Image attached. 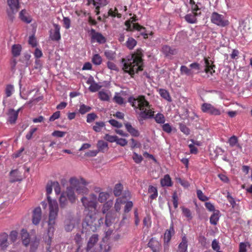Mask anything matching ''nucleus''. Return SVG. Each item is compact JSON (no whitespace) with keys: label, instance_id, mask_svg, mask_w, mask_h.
<instances>
[{"label":"nucleus","instance_id":"21","mask_svg":"<svg viewBox=\"0 0 252 252\" xmlns=\"http://www.w3.org/2000/svg\"><path fill=\"white\" fill-rule=\"evenodd\" d=\"M201 13H193L191 12L190 13L187 14L185 16V20L189 23L190 24H194L196 23L197 21L196 16L198 15H200Z\"/></svg>","mask_w":252,"mask_h":252},{"label":"nucleus","instance_id":"19","mask_svg":"<svg viewBox=\"0 0 252 252\" xmlns=\"http://www.w3.org/2000/svg\"><path fill=\"white\" fill-rule=\"evenodd\" d=\"M113 204V201L112 200H109L105 203L103 205L102 213L104 214H106L105 220H111L110 218H109V215L111 212H108V211L112 207Z\"/></svg>","mask_w":252,"mask_h":252},{"label":"nucleus","instance_id":"4","mask_svg":"<svg viewBox=\"0 0 252 252\" xmlns=\"http://www.w3.org/2000/svg\"><path fill=\"white\" fill-rule=\"evenodd\" d=\"M81 202L86 209L89 211L95 213L97 206V196L94 193L91 194L88 197H83Z\"/></svg>","mask_w":252,"mask_h":252},{"label":"nucleus","instance_id":"20","mask_svg":"<svg viewBox=\"0 0 252 252\" xmlns=\"http://www.w3.org/2000/svg\"><path fill=\"white\" fill-rule=\"evenodd\" d=\"M162 52L166 57H170L177 54V51L175 48H171L168 45H164L162 48Z\"/></svg>","mask_w":252,"mask_h":252},{"label":"nucleus","instance_id":"51","mask_svg":"<svg viewBox=\"0 0 252 252\" xmlns=\"http://www.w3.org/2000/svg\"><path fill=\"white\" fill-rule=\"evenodd\" d=\"M132 158L134 162L136 163H140L143 160V158L141 155H139L136 153H133Z\"/></svg>","mask_w":252,"mask_h":252},{"label":"nucleus","instance_id":"54","mask_svg":"<svg viewBox=\"0 0 252 252\" xmlns=\"http://www.w3.org/2000/svg\"><path fill=\"white\" fill-rule=\"evenodd\" d=\"M117 138V136H116V135L112 136V135H109V134H106L104 137V138L106 140H107L111 143L114 142H116Z\"/></svg>","mask_w":252,"mask_h":252},{"label":"nucleus","instance_id":"62","mask_svg":"<svg viewBox=\"0 0 252 252\" xmlns=\"http://www.w3.org/2000/svg\"><path fill=\"white\" fill-rule=\"evenodd\" d=\"M109 123L113 126L117 128H120L122 126V124L114 119H111L109 121Z\"/></svg>","mask_w":252,"mask_h":252},{"label":"nucleus","instance_id":"35","mask_svg":"<svg viewBox=\"0 0 252 252\" xmlns=\"http://www.w3.org/2000/svg\"><path fill=\"white\" fill-rule=\"evenodd\" d=\"M91 109H92L91 107H90L89 106L86 105L84 104H81L80 105L79 112L81 114L84 115V114L87 113V112H90L91 110Z\"/></svg>","mask_w":252,"mask_h":252},{"label":"nucleus","instance_id":"41","mask_svg":"<svg viewBox=\"0 0 252 252\" xmlns=\"http://www.w3.org/2000/svg\"><path fill=\"white\" fill-rule=\"evenodd\" d=\"M154 118L155 121L158 124H164L165 121L164 115L160 113H158Z\"/></svg>","mask_w":252,"mask_h":252},{"label":"nucleus","instance_id":"36","mask_svg":"<svg viewBox=\"0 0 252 252\" xmlns=\"http://www.w3.org/2000/svg\"><path fill=\"white\" fill-rule=\"evenodd\" d=\"M109 197V194L106 192H100L99 193L98 200L100 203L105 202Z\"/></svg>","mask_w":252,"mask_h":252},{"label":"nucleus","instance_id":"11","mask_svg":"<svg viewBox=\"0 0 252 252\" xmlns=\"http://www.w3.org/2000/svg\"><path fill=\"white\" fill-rule=\"evenodd\" d=\"M51 221H42V225H44V222H47L48 223V233H47V236L48 238L46 237L45 238V242L49 245L48 247L46 248V252H52L51 249H50V244L51 242V239L52 236L53 235V232H54V227L53 226L52 224L51 223Z\"/></svg>","mask_w":252,"mask_h":252},{"label":"nucleus","instance_id":"52","mask_svg":"<svg viewBox=\"0 0 252 252\" xmlns=\"http://www.w3.org/2000/svg\"><path fill=\"white\" fill-rule=\"evenodd\" d=\"M220 216V212L219 210L214 211L210 217V220H218Z\"/></svg>","mask_w":252,"mask_h":252},{"label":"nucleus","instance_id":"7","mask_svg":"<svg viewBox=\"0 0 252 252\" xmlns=\"http://www.w3.org/2000/svg\"><path fill=\"white\" fill-rule=\"evenodd\" d=\"M48 203L49 209L48 220H55L58 214V204L56 200H53V201L48 202Z\"/></svg>","mask_w":252,"mask_h":252},{"label":"nucleus","instance_id":"63","mask_svg":"<svg viewBox=\"0 0 252 252\" xmlns=\"http://www.w3.org/2000/svg\"><path fill=\"white\" fill-rule=\"evenodd\" d=\"M18 236V232L17 231L15 230H13L11 231L10 234H9V237L10 239V240L12 241L13 242H15Z\"/></svg>","mask_w":252,"mask_h":252},{"label":"nucleus","instance_id":"25","mask_svg":"<svg viewBox=\"0 0 252 252\" xmlns=\"http://www.w3.org/2000/svg\"><path fill=\"white\" fill-rule=\"evenodd\" d=\"M127 131L133 136L138 137L139 135V132L134 128L129 123H126L125 125Z\"/></svg>","mask_w":252,"mask_h":252},{"label":"nucleus","instance_id":"10","mask_svg":"<svg viewBox=\"0 0 252 252\" xmlns=\"http://www.w3.org/2000/svg\"><path fill=\"white\" fill-rule=\"evenodd\" d=\"M175 231L173 227V221L170 224V227L168 229H167L164 235V250H166L168 249L169 243L171 240L172 236L174 234Z\"/></svg>","mask_w":252,"mask_h":252},{"label":"nucleus","instance_id":"28","mask_svg":"<svg viewBox=\"0 0 252 252\" xmlns=\"http://www.w3.org/2000/svg\"><path fill=\"white\" fill-rule=\"evenodd\" d=\"M22 51V46L20 44H14L12 46L11 52L13 57H17L20 56Z\"/></svg>","mask_w":252,"mask_h":252},{"label":"nucleus","instance_id":"30","mask_svg":"<svg viewBox=\"0 0 252 252\" xmlns=\"http://www.w3.org/2000/svg\"><path fill=\"white\" fill-rule=\"evenodd\" d=\"M228 143L230 147H237L238 148H241V146L238 143V139L237 136L233 135L228 139Z\"/></svg>","mask_w":252,"mask_h":252},{"label":"nucleus","instance_id":"44","mask_svg":"<svg viewBox=\"0 0 252 252\" xmlns=\"http://www.w3.org/2000/svg\"><path fill=\"white\" fill-rule=\"evenodd\" d=\"M179 128L180 130L185 135H188L190 134V129L185 125L179 123Z\"/></svg>","mask_w":252,"mask_h":252},{"label":"nucleus","instance_id":"18","mask_svg":"<svg viewBox=\"0 0 252 252\" xmlns=\"http://www.w3.org/2000/svg\"><path fill=\"white\" fill-rule=\"evenodd\" d=\"M7 115L8 116V121L11 124H15L18 117L17 112H15L14 109L11 108L8 110Z\"/></svg>","mask_w":252,"mask_h":252},{"label":"nucleus","instance_id":"58","mask_svg":"<svg viewBox=\"0 0 252 252\" xmlns=\"http://www.w3.org/2000/svg\"><path fill=\"white\" fill-rule=\"evenodd\" d=\"M182 210L183 214L184 216H185L189 219H191V213L190 212V211L188 208L183 207H182Z\"/></svg>","mask_w":252,"mask_h":252},{"label":"nucleus","instance_id":"9","mask_svg":"<svg viewBox=\"0 0 252 252\" xmlns=\"http://www.w3.org/2000/svg\"><path fill=\"white\" fill-rule=\"evenodd\" d=\"M201 109L204 113H207L212 115L218 116L221 114L220 111L215 107L213 105L208 103H204L201 105Z\"/></svg>","mask_w":252,"mask_h":252},{"label":"nucleus","instance_id":"2","mask_svg":"<svg viewBox=\"0 0 252 252\" xmlns=\"http://www.w3.org/2000/svg\"><path fill=\"white\" fill-rule=\"evenodd\" d=\"M142 56L141 50L137 49L136 53L127 56L126 59H122L123 70L124 72L128 73L131 77H133L135 73L143 70Z\"/></svg>","mask_w":252,"mask_h":252},{"label":"nucleus","instance_id":"31","mask_svg":"<svg viewBox=\"0 0 252 252\" xmlns=\"http://www.w3.org/2000/svg\"><path fill=\"white\" fill-rule=\"evenodd\" d=\"M53 188V182L48 183L46 187L47 200L48 202L53 201L50 196V194L52 193Z\"/></svg>","mask_w":252,"mask_h":252},{"label":"nucleus","instance_id":"5","mask_svg":"<svg viewBox=\"0 0 252 252\" xmlns=\"http://www.w3.org/2000/svg\"><path fill=\"white\" fill-rule=\"evenodd\" d=\"M7 3L8 6L6 10L8 17L13 21L20 8L19 0H7Z\"/></svg>","mask_w":252,"mask_h":252},{"label":"nucleus","instance_id":"56","mask_svg":"<svg viewBox=\"0 0 252 252\" xmlns=\"http://www.w3.org/2000/svg\"><path fill=\"white\" fill-rule=\"evenodd\" d=\"M37 128L36 127H31L29 132L26 134V138L27 140L32 139L33 133L36 131Z\"/></svg>","mask_w":252,"mask_h":252},{"label":"nucleus","instance_id":"22","mask_svg":"<svg viewBox=\"0 0 252 252\" xmlns=\"http://www.w3.org/2000/svg\"><path fill=\"white\" fill-rule=\"evenodd\" d=\"M188 241L185 236L182 239V242L179 244L177 252H187Z\"/></svg>","mask_w":252,"mask_h":252},{"label":"nucleus","instance_id":"43","mask_svg":"<svg viewBox=\"0 0 252 252\" xmlns=\"http://www.w3.org/2000/svg\"><path fill=\"white\" fill-rule=\"evenodd\" d=\"M196 194L198 198L202 201H206L209 200V197L205 195L200 189L197 190Z\"/></svg>","mask_w":252,"mask_h":252},{"label":"nucleus","instance_id":"46","mask_svg":"<svg viewBox=\"0 0 252 252\" xmlns=\"http://www.w3.org/2000/svg\"><path fill=\"white\" fill-rule=\"evenodd\" d=\"M13 91V86L11 85H7L5 89V93L6 94V96L7 97L10 96L12 95Z\"/></svg>","mask_w":252,"mask_h":252},{"label":"nucleus","instance_id":"59","mask_svg":"<svg viewBox=\"0 0 252 252\" xmlns=\"http://www.w3.org/2000/svg\"><path fill=\"white\" fill-rule=\"evenodd\" d=\"M98 95L99 98L102 100L107 101L109 99L108 95L105 92L102 91H100L98 93Z\"/></svg>","mask_w":252,"mask_h":252},{"label":"nucleus","instance_id":"64","mask_svg":"<svg viewBox=\"0 0 252 252\" xmlns=\"http://www.w3.org/2000/svg\"><path fill=\"white\" fill-rule=\"evenodd\" d=\"M100 247L101 252H110L111 250V247L109 244L104 245L103 247L102 244H100Z\"/></svg>","mask_w":252,"mask_h":252},{"label":"nucleus","instance_id":"24","mask_svg":"<svg viewBox=\"0 0 252 252\" xmlns=\"http://www.w3.org/2000/svg\"><path fill=\"white\" fill-rule=\"evenodd\" d=\"M21 235L23 245L25 246H28L30 243V239L29 234L27 231L25 229H22Z\"/></svg>","mask_w":252,"mask_h":252},{"label":"nucleus","instance_id":"14","mask_svg":"<svg viewBox=\"0 0 252 252\" xmlns=\"http://www.w3.org/2000/svg\"><path fill=\"white\" fill-rule=\"evenodd\" d=\"M148 247L153 252H159L161 248L160 243L153 238L149 242Z\"/></svg>","mask_w":252,"mask_h":252},{"label":"nucleus","instance_id":"32","mask_svg":"<svg viewBox=\"0 0 252 252\" xmlns=\"http://www.w3.org/2000/svg\"><path fill=\"white\" fill-rule=\"evenodd\" d=\"M39 244V240L36 238L32 241L30 245V252H36Z\"/></svg>","mask_w":252,"mask_h":252},{"label":"nucleus","instance_id":"57","mask_svg":"<svg viewBox=\"0 0 252 252\" xmlns=\"http://www.w3.org/2000/svg\"><path fill=\"white\" fill-rule=\"evenodd\" d=\"M162 128L164 132L167 133H171L172 130V126L168 123L163 124L162 126Z\"/></svg>","mask_w":252,"mask_h":252},{"label":"nucleus","instance_id":"39","mask_svg":"<svg viewBox=\"0 0 252 252\" xmlns=\"http://www.w3.org/2000/svg\"><path fill=\"white\" fill-rule=\"evenodd\" d=\"M105 126V123L103 122H96L93 126V129L96 132H100Z\"/></svg>","mask_w":252,"mask_h":252},{"label":"nucleus","instance_id":"23","mask_svg":"<svg viewBox=\"0 0 252 252\" xmlns=\"http://www.w3.org/2000/svg\"><path fill=\"white\" fill-rule=\"evenodd\" d=\"M42 217V211L40 207L35 208L32 212V220H41Z\"/></svg>","mask_w":252,"mask_h":252},{"label":"nucleus","instance_id":"13","mask_svg":"<svg viewBox=\"0 0 252 252\" xmlns=\"http://www.w3.org/2000/svg\"><path fill=\"white\" fill-rule=\"evenodd\" d=\"M98 239V235L96 234H94L90 237L86 248V251L87 252H89L94 247L97 243Z\"/></svg>","mask_w":252,"mask_h":252},{"label":"nucleus","instance_id":"53","mask_svg":"<svg viewBox=\"0 0 252 252\" xmlns=\"http://www.w3.org/2000/svg\"><path fill=\"white\" fill-rule=\"evenodd\" d=\"M104 55L105 57L109 60H113L115 58V53L112 51H106L104 52Z\"/></svg>","mask_w":252,"mask_h":252},{"label":"nucleus","instance_id":"26","mask_svg":"<svg viewBox=\"0 0 252 252\" xmlns=\"http://www.w3.org/2000/svg\"><path fill=\"white\" fill-rule=\"evenodd\" d=\"M160 184L162 187H171L172 186L171 179L168 174L164 175V177L160 180Z\"/></svg>","mask_w":252,"mask_h":252},{"label":"nucleus","instance_id":"42","mask_svg":"<svg viewBox=\"0 0 252 252\" xmlns=\"http://www.w3.org/2000/svg\"><path fill=\"white\" fill-rule=\"evenodd\" d=\"M180 71L181 74H184L188 76L191 75L193 74V72L191 69H189L187 66L185 65H182L180 68Z\"/></svg>","mask_w":252,"mask_h":252},{"label":"nucleus","instance_id":"47","mask_svg":"<svg viewBox=\"0 0 252 252\" xmlns=\"http://www.w3.org/2000/svg\"><path fill=\"white\" fill-rule=\"evenodd\" d=\"M249 242H241L239 244V252H247V248L250 247Z\"/></svg>","mask_w":252,"mask_h":252},{"label":"nucleus","instance_id":"33","mask_svg":"<svg viewBox=\"0 0 252 252\" xmlns=\"http://www.w3.org/2000/svg\"><path fill=\"white\" fill-rule=\"evenodd\" d=\"M123 189V186L122 184H117L114 188L113 193L115 196H120L122 192Z\"/></svg>","mask_w":252,"mask_h":252},{"label":"nucleus","instance_id":"29","mask_svg":"<svg viewBox=\"0 0 252 252\" xmlns=\"http://www.w3.org/2000/svg\"><path fill=\"white\" fill-rule=\"evenodd\" d=\"M97 147L98 148L97 151H98V152H101L102 153H104L106 151H107L108 149V144L102 140H99L98 141Z\"/></svg>","mask_w":252,"mask_h":252},{"label":"nucleus","instance_id":"17","mask_svg":"<svg viewBox=\"0 0 252 252\" xmlns=\"http://www.w3.org/2000/svg\"><path fill=\"white\" fill-rule=\"evenodd\" d=\"M75 188L73 187H69L66 189V190L63 193H65L66 197L67 196L68 200L71 202L73 203L75 201L76 198L74 193Z\"/></svg>","mask_w":252,"mask_h":252},{"label":"nucleus","instance_id":"45","mask_svg":"<svg viewBox=\"0 0 252 252\" xmlns=\"http://www.w3.org/2000/svg\"><path fill=\"white\" fill-rule=\"evenodd\" d=\"M92 62L95 65L100 64L102 63L101 57L97 54L94 55L92 58Z\"/></svg>","mask_w":252,"mask_h":252},{"label":"nucleus","instance_id":"6","mask_svg":"<svg viewBox=\"0 0 252 252\" xmlns=\"http://www.w3.org/2000/svg\"><path fill=\"white\" fill-rule=\"evenodd\" d=\"M211 21L214 24L220 27H224L229 25V21L224 15L217 12H213L211 16Z\"/></svg>","mask_w":252,"mask_h":252},{"label":"nucleus","instance_id":"37","mask_svg":"<svg viewBox=\"0 0 252 252\" xmlns=\"http://www.w3.org/2000/svg\"><path fill=\"white\" fill-rule=\"evenodd\" d=\"M108 1L107 0H88V4L90 5L93 3L94 5L97 4L100 5H105L107 4Z\"/></svg>","mask_w":252,"mask_h":252},{"label":"nucleus","instance_id":"40","mask_svg":"<svg viewBox=\"0 0 252 252\" xmlns=\"http://www.w3.org/2000/svg\"><path fill=\"white\" fill-rule=\"evenodd\" d=\"M159 94L160 96L166 100L171 101V98L169 95V93L164 89H160Z\"/></svg>","mask_w":252,"mask_h":252},{"label":"nucleus","instance_id":"8","mask_svg":"<svg viewBox=\"0 0 252 252\" xmlns=\"http://www.w3.org/2000/svg\"><path fill=\"white\" fill-rule=\"evenodd\" d=\"M53 28L49 31V38L53 41H59L61 39L60 33L61 26L57 24H53Z\"/></svg>","mask_w":252,"mask_h":252},{"label":"nucleus","instance_id":"16","mask_svg":"<svg viewBox=\"0 0 252 252\" xmlns=\"http://www.w3.org/2000/svg\"><path fill=\"white\" fill-rule=\"evenodd\" d=\"M92 38L100 44L104 43L106 42L105 37L101 33L95 32L94 29L91 30Z\"/></svg>","mask_w":252,"mask_h":252},{"label":"nucleus","instance_id":"27","mask_svg":"<svg viewBox=\"0 0 252 252\" xmlns=\"http://www.w3.org/2000/svg\"><path fill=\"white\" fill-rule=\"evenodd\" d=\"M148 193L150 194L149 198L151 200L156 199L158 195V189L156 187L153 186H149L148 190Z\"/></svg>","mask_w":252,"mask_h":252},{"label":"nucleus","instance_id":"3","mask_svg":"<svg viewBox=\"0 0 252 252\" xmlns=\"http://www.w3.org/2000/svg\"><path fill=\"white\" fill-rule=\"evenodd\" d=\"M69 183L75 189L78 193L86 194L88 192V189L86 187L88 183L84 179L82 178L78 179L76 177H72L69 179Z\"/></svg>","mask_w":252,"mask_h":252},{"label":"nucleus","instance_id":"1","mask_svg":"<svg viewBox=\"0 0 252 252\" xmlns=\"http://www.w3.org/2000/svg\"><path fill=\"white\" fill-rule=\"evenodd\" d=\"M128 101L136 112L137 110H139L138 114L139 115L138 120L140 123H141L143 120L154 117L155 112L152 108V105L146 99L145 96L139 95L137 98L130 97Z\"/></svg>","mask_w":252,"mask_h":252},{"label":"nucleus","instance_id":"38","mask_svg":"<svg viewBox=\"0 0 252 252\" xmlns=\"http://www.w3.org/2000/svg\"><path fill=\"white\" fill-rule=\"evenodd\" d=\"M59 202L61 208H64L67 204V200L64 193H62L59 198Z\"/></svg>","mask_w":252,"mask_h":252},{"label":"nucleus","instance_id":"49","mask_svg":"<svg viewBox=\"0 0 252 252\" xmlns=\"http://www.w3.org/2000/svg\"><path fill=\"white\" fill-rule=\"evenodd\" d=\"M205 62V71L206 73H208L209 71V67L213 65V62L211 60H209L208 59L204 58Z\"/></svg>","mask_w":252,"mask_h":252},{"label":"nucleus","instance_id":"61","mask_svg":"<svg viewBox=\"0 0 252 252\" xmlns=\"http://www.w3.org/2000/svg\"><path fill=\"white\" fill-rule=\"evenodd\" d=\"M116 143L121 146H125L127 145V141L126 139L124 138H119L117 136Z\"/></svg>","mask_w":252,"mask_h":252},{"label":"nucleus","instance_id":"15","mask_svg":"<svg viewBox=\"0 0 252 252\" xmlns=\"http://www.w3.org/2000/svg\"><path fill=\"white\" fill-rule=\"evenodd\" d=\"M8 235L6 233L3 232L0 234V247L1 250H5L8 247Z\"/></svg>","mask_w":252,"mask_h":252},{"label":"nucleus","instance_id":"12","mask_svg":"<svg viewBox=\"0 0 252 252\" xmlns=\"http://www.w3.org/2000/svg\"><path fill=\"white\" fill-rule=\"evenodd\" d=\"M130 193L127 191H125L124 195L122 197L118 198L115 204L114 208L117 212H118L121 209V205L124 204L126 202V200L130 197Z\"/></svg>","mask_w":252,"mask_h":252},{"label":"nucleus","instance_id":"34","mask_svg":"<svg viewBox=\"0 0 252 252\" xmlns=\"http://www.w3.org/2000/svg\"><path fill=\"white\" fill-rule=\"evenodd\" d=\"M136 44L137 41L132 37H129L126 42V46L129 50L133 49Z\"/></svg>","mask_w":252,"mask_h":252},{"label":"nucleus","instance_id":"55","mask_svg":"<svg viewBox=\"0 0 252 252\" xmlns=\"http://www.w3.org/2000/svg\"><path fill=\"white\" fill-rule=\"evenodd\" d=\"M172 200L174 208H177L178 206V197L176 192L173 193L172 195Z\"/></svg>","mask_w":252,"mask_h":252},{"label":"nucleus","instance_id":"48","mask_svg":"<svg viewBox=\"0 0 252 252\" xmlns=\"http://www.w3.org/2000/svg\"><path fill=\"white\" fill-rule=\"evenodd\" d=\"M101 88V86H99L97 83L93 82L90 85L89 88V90L91 92H96L98 91Z\"/></svg>","mask_w":252,"mask_h":252},{"label":"nucleus","instance_id":"50","mask_svg":"<svg viewBox=\"0 0 252 252\" xmlns=\"http://www.w3.org/2000/svg\"><path fill=\"white\" fill-rule=\"evenodd\" d=\"M97 118V116L94 113H89L87 116V122L91 123Z\"/></svg>","mask_w":252,"mask_h":252},{"label":"nucleus","instance_id":"60","mask_svg":"<svg viewBox=\"0 0 252 252\" xmlns=\"http://www.w3.org/2000/svg\"><path fill=\"white\" fill-rule=\"evenodd\" d=\"M53 187L56 194H59L61 192V187L58 182H53Z\"/></svg>","mask_w":252,"mask_h":252}]
</instances>
